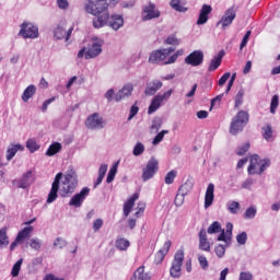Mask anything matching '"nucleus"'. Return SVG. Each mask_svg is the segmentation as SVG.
<instances>
[{"label": "nucleus", "mask_w": 280, "mask_h": 280, "mask_svg": "<svg viewBox=\"0 0 280 280\" xmlns=\"http://www.w3.org/2000/svg\"><path fill=\"white\" fill-rule=\"evenodd\" d=\"M222 58H224V51L221 50L217 57H214L208 67V71H215L220 65H222Z\"/></svg>", "instance_id": "bb28decb"}, {"label": "nucleus", "mask_w": 280, "mask_h": 280, "mask_svg": "<svg viewBox=\"0 0 280 280\" xmlns=\"http://www.w3.org/2000/svg\"><path fill=\"white\" fill-rule=\"evenodd\" d=\"M249 118L250 116L247 114V112L240 110L231 121L230 135L235 137L240 135V132H243L244 128H246V124H248Z\"/></svg>", "instance_id": "7ed1b4c3"}, {"label": "nucleus", "mask_w": 280, "mask_h": 280, "mask_svg": "<svg viewBox=\"0 0 280 280\" xmlns=\"http://www.w3.org/2000/svg\"><path fill=\"white\" fill-rule=\"evenodd\" d=\"M159 172V160L151 158L145 167L142 170V180L143 183L154 178V175Z\"/></svg>", "instance_id": "423d86ee"}, {"label": "nucleus", "mask_w": 280, "mask_h": 280, "mask_svg": "<svg viewBox=\"0 0 280 280\" xmlns=\"http://www.w3.org/2000/svg\"><path fill=\"white\" fill-rule=\"evenodd\" d=\"M143 152H145V145L141 142H137L132 151L133 156H141Z\"/></svg>", "instance_id": "c03bdc74"}, {"label": "nucleus", "mask_w": 280, "mask_h": 280, "mask_svg": "<svg viewBox=\"0 0 280 280\" xmlns=\"http://www.w3.org/2000/svg\"><path fill=\"white\" fill-rule=\"evenodd\" d=\"M240 280H253V273L248 271H242L240 273Z\"/></svg>", "instance_id": "69168bd1"}, {"label": "nucleus", "mask_w": 280, "mask_h": 280, "mask_svg": "<svg viewBox=\"0 0 280 280\" xmlns=\"http://www.w3.org/2000/svg\"><path fill=\"white\" fill-rule=\"evenodd\" d=\"M170 131L168 130H162L161 132H159L154 139H153V145H159V143H161L163 141V138L165 137V135H167Z\"/></svg>", "instance_id": "3c124183"}, {"label": "nucleus", "mask_w": 280, "mask_h": 280, "mask_svg": "<svg viewBox=\"0 0 280 280\" xmlns=\"http://www.w3.org/2000/svg\"><path fill=\"white\" fill-rule=\"evenodd\" d=\"M262 137L266 141H270V139H272V126L270 124L262 127Z\"/></svg>", "instance_id": "e433bc0d"}, {"label": "nucleus", "mask_w": 280, "mask_h": 280, "mask_svg": "<svg viewBox=\"0 0 280 280\" xmlns=\"http://www.w3.org/2000/svg\"><path fill=\"white\" fill-rule=\"evenodd\" d=\"M248 150H250V142H246L243 145L238 147L236 154L237 156H244V154H246Z\"/></svg>", "instance_id": "09e8293b"}, {"label": "nucleus", "mask_w": 280, "mask_h": 280, "mask_svg": "<svg viewBox=\"0 0 280 280\" xmlns=\"http://www.w3.org/2000/svg\"><path fill=\"white\" fill-rule=\"evenodd\" d=\"M115 176H117V165H114L108 174H107V178H106V183L110 184L115 180Z\"/></svg>", "instance_id": "de8ad7c7"}, {"label": "nucleus", "mask_w": 280, "mask_h": 280, "mask_svg": "<svg viewBox=\"0 0 280 280\" xmlns=\"http://www.w3.org/2000/svg\"><path fill=\"white\" fill-rule=\"evenodd\" d=\"M171 54H174V48L158 49L150 54L149 62L152 65H159L160 62H163V65H165V60H167Z\"/></svg>", "instance_id": "39448f33"}, {"label": "nucleus", "mask_w": 280, "mask_h": 280, "mask_svg": "<svg viewBox=\"0 0 280 280\" xmlns=\"http://www.w3.org/2000/svg\"><path fill=\"white\" fill-rule=\"evenodd\" d=\"M192 190H194V183H191V180H186L185 184H183L178 188L179 196L182 197H185L188 194H191Z\"/></svg>", "instance_id": "cd10ccee"}, {"label": "nucleus", "mask_w": 280, "mask_h": 280, "mask_svg": "<svg viewBox=\"0 0 280 280\" xmlns=\"http://www.w3.org/2000/svg\"><path fill=\"white\" fill-rule=\"evenodd\" d=\"M102 54V46L98 43H94L91 46L83 47L78 52V58H85V60H91V58H97Z\"/></svg>", "instance_id": "0eeeda50"}, {"label": "nucleus", "mask_w": 280, "mask_h": 280, "mask_svg": "<svg viewBox=\"0 0 280 280\" xmlns=\"http://www.w3.org/2000/svg\"><path fill=\"white\" fill-rule=\"evenodd\" d=\"M225 235L228 236L229 242H231V237L233 235V223H231V222L226 223Z\"/></svg>", "instance_id": "680f3d73"}, {"label": "nucleus", "mask_w": 280, "mask_h": 280, "mask_svg": "<svg viewBox=\"0 0 280 280\" xmlns=\"http://www.w3.org/2000/svg\"><path fill=\"white\" fill-rule=\"evenodd\" d=\"M129 247H130L129 240L121 238V237L116 240V248H118V250H128Z\"/></svg>", "instance_id": "72a5a7b5"}, {"label": "nucleus", "mask_w": 280, "mask_h": 280, "mask_svg": "<svg viewBox=\"0 0 280 280\" xmlns=\"http://www.w3.org/2000/svg\"><path fill=\"white\" fill-rule=\"evenodd\" d=\"M213 191H215V185L209 184L205 195V209H209V207L213 205V200L215 198Z\"/></svg>", "instance_id": "412c9836"}, {"label": "nucleus", "mask_w": 280, "mask_h": 280, "mask_svg": "<svg viewBox=\"0 0 280 280\" xmlns=\"http://www.w3.org/2000/svg\"><path fill=\"white\" fill-rule=\"evenodd\" d=\"M57 5L60 10H67V8H69V1H67V0H57Z\"/></svg>", "instance_id": "338daca9"}, {"label": "nucleus", "mask_w": 280, "mask_h": 280, "mask_svg": "<svg viewBox=\"0 0 280 280\" xmlns=\"http://www.w3.org/2000/svg\"><path fill=\"white\" fill-rule=\"evenodd\" d=\"M231 78V72H225L220 79H219V86H224L226 84V81Z\"/></svg>", "instance_id": "0e129e2a"}, {"label": "nucleus", "mask_w": 280, "mask_h": 280, "mask_svg": "<svg viewBox=\"0 0 280 280\" xmlns=\"http://www.w3.org/2000/svg\"><path fill=\"white\" fill-rule=\"evenodd\" d=\"M183 54H184L183 49L177 50L166 61H164V65H174V62H176V60H178V56H183Z\"/></svg>", "instance_id": "a18cd8bd"}, {"label": "nucleus", "mask_w": 280, "mask_h": 280, "mask_svg": "<svg viewBox=\"0 0 280 280\" xmlns=\"http://www.w3.org/2000/svg\"><path fill=\"white\" fill-rule=\"evenodd\" d=\"M226 207L230 213H232L233 215L237 214V212L240 211V202L237 201H229Z\"/></svg>", "instance_id": "4c0bfd02"}, {"label": "nucleus", "mask_w": 280, "mask_h": 280, "mask_svg": "<svg viewBox=\"0 0 280 280\" xmlns=\"http://www.w3.org/2000/svg\"><path fill=\"white\" fill-rule=\"evenodd\" d=\"M279 108V95H273L270 103V113L275 115Z\"/></svg>", "instance_id": "79ce46f5"}, {"label": "nucleus", "mask_w": 280, "mask_h": 280, "mask_svg": "<svg viewBox=\"0 0 280 280\" xmlns=\"http://www.w3.org/2000/svg\"><path fill=\"white\" fill-rule=\"evenodd\" d=\"M163 86V82L160 80H154L149 83L144 90L145 95H154Z\"/></svg>", "instance_id": "b1692460"}, {"label": "nucleus", "mask_w": 280, "mask_h": 280, "mask_svg": "<svg viewBox=\"0 0 280 280\" xmlns=\"http://www.w3.org/2000/svg\"><path fill=\"white\" fill-rule=\"evenodd\" d=\"M172 93H174V90H168L164 92L163 94H158L156 96L160 98V102H167L170 97H172Z\"/></svg>", "instance_id": "4d7b16f0"}, {"label": "nucleus", "mask_w": 280, "mask_h": 280, "mask_svg": "<svg viewBox=\"0 0 280 280\" xmlns=\"http://www.w3.org/2000/svg\"><path fill=\"white\" fill-rule=\"evenodd\" d=\"M211 12H213V8L209 4H203L197 20V25H205V23L209 21V14H211Z\"/></svg>", "instance_id": "a211bd4d"}, {"label": "nucleus", "mask_w": 280, "mask_h": 280, "mask_svg": "<svg viewBox=\"0 0 280 280\" xmlns=\"http://www.w3.org/2000/svg\"><path fill=\"white\" fill-rule=\"evenodd\" d=\"M205 62V52L202 50H195L185 58V63L190 67H200Z\"/></svg>", "instance_id": "ddd939ff"}, {"label": "nucleus", "mask_w": 280, "mask_h": 280, "mask_svg": "<svg viewBox=\"0 0 280 280\" xmlns=\"http://www.w3.org/2000/svg\"><path fill=\"white\" fill-rule=\"evenodd\" d=\"M257 215V209L255 207H249L246 209L244 213V219L245 220H253Z\"/></svg>", "instance_id": "37998d69"}, {"label": "nucleus", "mask_w": 280, "mask_h": 280, "mask_svg": "<svg viewBox=\"0 0 280 280\" xmlns=\"http://www.w3.org/2000/svg\"><path fill=\"white\" fill-rule=\"evenodd\" d=\"M207 233H209V235H213L214 233H222V225L220 222L214 221L209 225Z\"/></svg>", "instance_id": "f704fd0d"}, {"label": "nucleus", "mask_w": 280, "mask_h": 280, "mask_svg": "<svg viewBox=\"0 0 280 280\" xmlns=\"http://www.w3.org/2000/svg\"><path fill=\"white\" fill-rule=\"evenodd\" d=\"M171 8L176 10V12H187V8L180 4V0H171Z\"/></svg>", "instance_id": "ea45409f"}, {"label": "nucleus", "mask_w": 280, "mask_h": 280, "mask_svg": "<svg viewBox=\"0 0 280 280\" xmlns=\"http://www.w3.org/2000/svg\"><path fill=\"white\" fill-rule=\"evenodd\" d=\"M244 103V90H240L235 96V108H240Z\"/></svg>", "instance_id": "49530a36"}, {"label": "nucleus", "mask_w": 280, "mask_h": 280, "mask_svg": "<svg viewBox=\"0 0 280 280\" xmlns=\"http://www.w3.org/2000/svg\"><path fill=\"white\" fill-rule=\"evenodd\" d=\"M214 253L219 257V259H222V257H224V255L226 254V247H224V245L222 244H219L214 247Z\"/></svg>", "instance_id": "8fccbe9b"}, {"label": "nucleus", "mask_w": 280, "mask_h": 280, "mask_svg": "<svg viewBox=\"0 0 280 280\" xmlns=\"http://www.w3.org/2000/svg\"><path fill=\"white\" fill-rule=\"evenodd\" d=\"M21 266H23V258L19 259L12 267L11 276L19 277V272H21Z\"/></svg>", "instance_id": "a19ab883"}, {"label": "nucleus", "mask_w": 280, "mask_h": 280, "mask_svg": "<svg viewBox=\"0 0 280 280\" xmlns=\"http://www.w3.org/2000/svg\"><path fill=\"white\" fill-rule=\"evenodd\" d=\"M73 33V27H71L69 31H66L62 28V26H57L54 31V37L56 40H62L65 39L66 42L71 38V34Z\"/></svg>", "instance_id": "6ab92c4d"}, {"label": "nucleus", "mask_w": 280, "mask_h": 280, "mask_svg": "<svg viewBox=\"0 0 280 280\" xmlns=\"http://www.w3.org/2000/svg\"><path fill=\"white\" fill-rule=\"evenodd\" d=\"M62 179V173H58L55 176V179L51 184V189L48 194V198L46 200V202L48 205H51V202H56V200L58 199V190L60 189V180Z\"/></svg>", "instance_id": "9b49d317"}, {"label": "nucleus", "mask_w": 280, "mask_h": 280, "mask_svg": "<svg viewBox=\"0 0 280 280\" xmlns=\"http://www.w3.org/2000/svg\"><path fill=\"white\" fill-rule=\"evenodd\" d=\"M44 280H65L63 278H58L54 276L52 273H48L45 276Z\"/></svg>", "instance_id": "774afa93"}, {"label": "nucleus", "mask_w": 280, "mask_h": 280, "mask_svg": "<svg viewBox=\"0 0 280 280\" xmlns=\"http://www.w3.org/2000/svg\"><path fill=\"white\" fill-rule=\"evenodd\" d=\"M130 280H151L150 273L145 272V266H140L132 275Z\"/></svg>", "instance_id": "5701e85b"}, {"label": "nucleus", "mask_w": 280, "mask_h": 280, "mask_svg": "<svg viewBox=\"0 0 280 280\" xmlns=\"http://www.w3.org/2000/svg\"><path fill=\"white\" fill-rule=\"evenodd\" d=\"M91 194V189L89 187H84L81 189L79 194H75L69 201V207L80 208L82 207V202L86 200V197Z\"/></svg>", "instance_id": "4468645a"}, {"label": "nucleus", "mask_w": 280, "mask_h": 280, "mask_svg": "<svg viewBox=\"0 0 280 280\" xmlns=\"http://www.w3.org/2000/svg\"><path fill=\"white\" fill-rule=\"evenodd\" d=\"M73 191H75V186H73L67 182H62V186L60 189L61 198H69V196H71V194H73Z\"/></svg>", "instance_id": "a878e982"}, {"label": "nucleus", "mask_w": 280, "mask_h": 280, "mask_svg": "<svg viewBox=\"0 0 280 280\" xmlns=\"http://www.w3.org/2000/svg\"><path fill=\"white\" fill-rule=\"evenodd\" d=\"M183 261H185V252L183 249H178L175 253L173 262H172V267L170 269V275L171 277H174V279H178V277H180L182 272V268H183Z\"/></svg>", "instance_id": "20e7f679"}, {"label": "nucleus", "mask_w": 280, "mask_h": 280, "mask_svg": "<svg viewBox=\"0 0 280 280\" xmlns=\"http://www.w3.org/2000/svg\"><path fill=\"white\" fill-rule=\"evenodd\" d=\"M25 150V148L21 144H15L12 148L7 150V161H12L14 156H16V152Z\"/></svg>", "instance_id": "7c9ffc66"}, {"label": "nucleus", "mask_w": 280, "mask_h": 280, "mask_svg": "<svg viewBox=\"0 0 280 280\" xmlns=\"http://www.w3.org/2000/svg\"><path fill=\"white\" fill-rule=\"evenodd\" d=\"M175 178H176V171H170L165 176V184L172 185Z\"/></svg>", "instance_id": "6e6d98bb"}, {"label": "nucleus", "mask_w": 280, "mask_h": 280, "mask_svg": "<svg viewBox=\"0 0 280 280\" xmlns=\"http://www.w3.org/2000/svg\"><path fill=\"white\" fill-rule=\"evenodd\" d=\"M106 126L104 122V117L100 116L98 113L91 114L86 119H85V127L89 130H102Z\"/></svg>", "instance_id": "6e6552de"}, {"label": "nucleus", "mask_w": 280, "mask_h": 280, "mask_svg": "<svg viewBox=\"0 0 280 280\" xmlns=\"http://www.w3.org/2000/svg\"><path fill=\"white\" fill-rule=\"evenodd\" d=\"M33 178V173L32 171H27L26 173L22 174V176L18 179H14L12 184L18 188V189H27L28 187L32 186V180Z\"/></svg>", "instance_id": "f8f14e48"}, {"label": "nucleus", "mask_w": 280, "mask_h": 280, "mask_svg": "<svg viewBox=\"0 0 280 280\" xmlns=\"http://www.w3.org/2000/svg\"><path fill=\"white\" fill-rule=\"evenodd\" d=\"M170 248H172V241H166L163 247L155 254L154 262L163 264V259H165V255L170 253Z\"/></svg>", "instance_id": "aec40b11"}, {"label": "nucleus", "mask_w": 280, "mask_h": 280, "mask_svg": "<svg viewBox=\"0 0 280 280\" xmlns=\"http://www.w3.org/2000/svg\"><path fill=\"white\" fill-rule=\"evenodd\" d=\"M237 244H241V246H244L246 242H248V234L246 232H242L241 234L236 235Z\"/></svg>", "instance_id": "5fc2aeb1"}, {"label": "nucleus", "mask_w": 280, "mask_h": 280, "mask_svg": "<svg viewBox=\"0 0 280 280\" xmlns=\"http://www.w3.org/2000/svg\"><path fill=\"white\" fill-rule=\"evenodd\" d=\"M236 16L237 7L234 4L225 11L224 15L219 21V25H222V28L225 30L226 27H229V25H232Z\"/></svg>", "instance_id": "9d476101"}, {"label": "nucleus", "mask_w": 280, "mask_h": 280, "mask_svg": "<svg viewBox=\"0 0 280 280\" xmlns=\"http://www.w3.org/2000/svg\"><path fill=\"white\" fill-rule=\"evenodd\" d=\"M142 12V21H152V19H159V16H161V11H159L156 4L152 2L143 7Z\"/></svg>", "instance_id": "2eb2a0df"}, {"label": "nucleus", "mask_w": 280, "mask_h": 280, "mask_svg": "<svg viewBox=\"0 0 280 280\" xmlns=\"http://www.w3.org/2000/svg\"><path fill=\"white\" fill-rule=\"evenodd\" d=\"M198 261H199V266H200V268H202V270L209 269V260H207V257L199 255Z\"/></svg>", "instance_id": "603ef678"}, {"label": "nucleus", "mask_w": 280, "mask_h": 280, "mask_svg": "<svg viewBox=\"0 0 280 280\" xmlns=\"http://www.w3.org/2000/svg\"><path fill=\"white\" fill-rule=\"evenodd\" d=\"M250 31H247L246 34L244 35L242 42H241V46L240 49H242L243 47H245L246 45H248V39L250 38Z\"/></svg>", "instance_id": "e2e57ef3"}, {"label": "nucleus", "mask_w": 280, "mask_h": 280, "mask_svg": "<svg viewBox=\"0 0 280 280\" xmlns=\"http://www.w3.org/2000/svg\"><path fill=\"white\" fill-rule=\"evenodd\" d=\"M65 183L72 185L73 187H78V174L73 168L69 170L65 175Z\"/></svg>", "instance_id": "393cba45"}, {"label": "nucleus", "mask_w": 280, "mask_h": 280, "mask_svg": "<svg viewBox=\"0 0 280 280\" xmlns=\"http://www.w3.org/2000/svg\"><path fill=\"white\" fill-rule=\"evenodd\" d=\"M102 226H104V220L102 219H96L94 222H93V231L95 233H97V231H100V229H102Z\"/></svg>", "instance_id": "bf43d9fd"}, {"label": "nucleus", "mask_w": 280, "mask_h": 280, "mask_svg": "<svg viewBox=\"0 0 280 280\" xmlns=\"http://www.w3.org/2000/svg\"><path fill=\"white\" fill-rule=\"evenodd\" d=\"M34 231V226L30 225L24 228L18 233L16 242H23V240L30 237V234Z\"/></svg>", "instance_id": "2f4dec72"}, {"label": "nucleus", "mask_w": 280, "mask_h": 280, "mask_svg": "<svg viewBox=\"0 0 280 280\" xmlns=\"http://www.w3.org/2000/svg\"><path fill=\"white\" fill-rule=\"evenodd\" d=\"M139 113V106H137L136 104L131 106L130 112H129V117L128 120L130 121V119H133L135 116Z\"/></svg>", "instance_id": "052dcab7"}, {"label": "nucleus", "mask_w": 280, "mask_h": 280, "mask_svg": "<svg viewBox=\"0 0 280 280\" xmlns=\"http://www.w3.org/2000/svg\"><path fill=\"white\" fill-rule=\"evenodd\" d=\"M137 200H139V192H135L125 203H124V215L125 218H128V215H130L133 207H135V202H137Z\"/></svg>", "instance_id": "4be33fe9"}, {"label": "nucleus", "mask_w": 280, "mask_h": 280, "mask_svg": "<svg viewBox=\"0 0 280 280\" xmlns=\"http://www.w3.org/2000/svg\"><path fill=\"white\" fill-rule=\"evenodd\" d=\"M62 150V144L60 142H55L49 145V148L46 151V156H54L58 154Z\"/></svg>", "instance_id": "473e14b6"}, {"label": "nucleus", "mask_w": 280, "mask_h": 280, "mask_svg": "<svg viewBox=\"0 0 280 280\" xmlns=\"http://www.w3.org/2000/svg\"><path fill=\"white\" fill-rule=\"evenodd\" d=\"M199 250H205V253L211 252V243L207 238V230L205 229L199 231Z\"/></svg>", "instance_id": "f3484780"}, {"label": "nucleus", "mask_w": 280, "mask_h": 280, "mask_svg": "<svg viewBox=\"0 0 280 280\" xmlns=\"http://www.w3.org/2000/svg\"><path fill=\"white\" fill-rule=\"evenodd\" d=\"M19 35L23 38H38V26L33 25L30 22H24L21 24Z\"/></svg>", "instance_id": "1a4fd4ad"}, {"label": "nucleus", "mask_w": 280, "mask_h": 280, "mask_svg": "<svg viewBox=\"0 0 280 280\" xmlns=\"http://www.w3.org/2000/svg\"><path fill=\"white\" fill-rule=\"evenodd\" d=\"M166 45H180V42L178 40V37L176 35H171L165 39Z\"/></svg>", "instance_id": "13d9d810"}, {"label": "nucleus", "mask_w": 280, "mask_h": 280, "mask_svg": "<svg viewBox=\"0 0 280 280\" xmlns=\"http://www.w3.org/2000/svg\"><path fill=\"white\" fill-rule=\"evenodd\" d=\"M161 126H163V120L161 118H155L152 121L151 130L159 132V130H161Z\"/></svg>", "instance_id": "864d4df0"}, {"label": "nucleus", "mask_w": 280, "mask_h": 280, "mask_svg": "<svg viewBox=\"0 0 280 280\" xmlns=\"http://www.w3.org/2000/svg\"><path fill=\"white\" fill-rule=\"evenodd\" d=\"M95 16L92 21L95 30H102V27H110L114 32L124 27V16L120 14H112L108 11L92 13Z\"/></svg>", "instance_id": "f257e3e1"}, {"label": "nucleus", "mask_w": 280, "mask_h": 280, "mask_svg": "<svg viewBox=\"0 0 280 280\" xmlns=\"http://www.w3.org/2000/svg\"><path fill=\"white\" fill-rule=\"evenodd\" d=\"M26 148L32 153L36 152L37 150H40V145H38V142H36V139H28L26 141Z\"/></svg>", "instance_id": "c9c22d12"}, {"label": "nucleus", "mask_w": 280, "mask_h": 280, "mask_svg": "<svg viewBox=\"0 0 280 280\" xmlns=\"http://www.w3.org/2000/svg\"><path fill=\"white\" fill-rule=\"evenodd\" d=\"M10 244V241L8 238V232L5 229L0 230V248H3V246H8Z\"/></svg>", "instance_id": "58836bf2"}, {"label": "nucleus", "mask_w": 280, "mask_h": 280, "mask_svg": "<svg viewBox=\"0 0 280 280\" xmlns=\"http://www.w3.org/2000/svg\"><path fill=\"white\" fill-rule=\"evenodd\" d=\"M34 95H36V86L28 85L22 94V101L30 102V100H32V97H34Z\"/></svg>", "instance_id": "c85d7f7f"}, {"label": "nucleus", "mask_w": 280, "mask_h": 280, "mask_svg": "<svg viewBox=\"0 0 280 280\" xmlns=\"http://www.w3.org/2000/svg\"><path fill=\"white\" fill-rule=\"evenodd\" d=\"M132 91H135L132 83H127L118 93L115 94V102H121L125 97H130V95H132Z\"/></svg>", "instance_id": "dca6fc26"}, {"label": "nucleus", "mask_w": 280, "mask_h": 280, "mask_svg": "<svg viewBox=\"0 0 280 280\" xmlns=\"http://www.w3.org/2000/svg\"><path fill=\"white\" fill-rule=\"evenodd\" d=\"M162 101L156 95L152 98L151 104L148 108V115H152V113H156L161 108Z\"/></svg>", "instance_id": "c756f323"}, {"label": "nucleus", "mask_w": 280, "mask_h": 280, "mask_svg": "<svg viewBox=\"0 0 280 280\" xmlns=\"http://www.w3.org/2000/svg\"><path fill=\"white\" fill-rule=\"evenodd\" d=\"M270 167V159L259 158L258 154L249 156V165L247 167V174L249 176H261Z\"/></svg>", "instance_id": "f03ea898"}]
</instances>
